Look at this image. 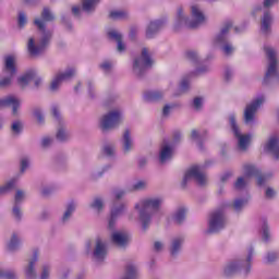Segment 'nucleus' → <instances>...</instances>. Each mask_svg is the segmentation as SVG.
<instances>
[{
  "instance_id": "nucleus-1",
  "label": "nucleus",
  "mask_w": 279,
  "mask_h": 279,
  "mask_svg": "<svg viewBox=\"0 0 279 279\" xmlns=\"http://www.w3.org/2000/svg\"><path fill=\"white\" fill-rule=\"evenodd\" d=\"M56 16L53 13H51V10L49 8H44L41 12V19H35L34 24L37 27L38 32L41 34V37L36 44V40L34 38L28 39L27 49L29 56L33 58H38V56H43L45 53V50L47 47H49V43H51V36H53V33L49 29H47L46 23H51V21H54Z\"/></svg>"
},
{
  "instance_id": "nucleus-2",
  "label": "nucleus",
  "mask_w": 279,
  "mask_h": 279,
  "mask_svg": "<svg viewBox=\"0 0 279 279\" xmlns=\"http://www.w3.org/2000/svg\"><path fill=\"white\" fill-rule=\"evenodd\" d=\"M162 202V197H146L135 204L134 208L138 213L143 230L151 226V218L160 210Z\"/></svg>"
},
{
  "instance_id": "nucleus-3",
  "label": "nucleus",
  "mask_w": 279,
  "mask_h": 279,
  "mask_svg": "<svg viewBox=\"0 0 279 279\" xmlns=\"http://www.w3.org/2000/svg\"><path fill=\"white\" fill-rule=\"evenodd\" d=\"M191 16L190 20L186 15H184V10L182 8L178 9L177 19L174 22L175 29H180V27H189L190 29H197L202 27V25H206L208 19L204 11L199 5L193 4L191 7Z\"/></svg>"
},
{
  "instance_id": "nucleus-4",
  "label": "nucleus",
  "mask_w": 279,
  "mask_h": 279,
  "mask_svg": "<svg viewBox=\"0 0 279 279\" xmlns=\"http://www.w3.org/2000/svg\"><path fill=\"white\" fill-rule=\"evenodd\" d=\"M264 51L268 60L267 70L263 80L264 86L279 84V60L278 50L274 46H264Z\"/></svg>"
},
{
  "instance_id": "nucleus-5",
  "label": "nucleus",
  "mask_w": 279,
  "mask_h": 279,
  "mask_svg": "<svg viewBox=\"0 0 279 279\" xmlns=\"http://www.w3.org/2000/svg\"><path fill=\"white\" fill-rule=\"evenodd\" d=\"M250 178H257V184L259 186H265L267 180H269L268 175L262 174L260 170L255 166L246 165L244 166V175L239 177L234 183L235 191H243L245 186H247V181Z\"/></svg>"
},
{
  "instance_id": "nucleus-6",
  "label": "nucleus",
  "mask_w": 279,
  "mask_h": 279,
  "mask_svg": "<svg viewBox=\"0 0 279 279\" xmlns=\"http://www.w3.org/2000/svg\"><path fill=\"white\" fill-rule=\"evenodd\" d=\"M252 258H254V248L250 247L244 259L231 262L225 267V276H232L236 271H243L247 276L252 271Z\"/></svg>"
},
{
  "instance_id": "nucleus-7",
  "label": "nucleus",
  "mask_w": 279,
  "mask_h": 279,
  "mask_svg": "<svg viewBox=\"0 0 279 279\" xmlns=\"http://www.w3.org/2000/svg\"><path fill=\"white\" fill-rule=\"evenodd\" d=\"M16 73V57L14 54L4 57V66L2 70V76L0 78V88H8V86H12V82H14Z\"/></svg>"
},
{
  "instance_id": "nucleus-8",
  "label": "nucleus",
  "mask_w": 279,
  "mask_h": 279,
  "mask_svg": "<svg viewBox=\"0 0 279 279\" xmlns=\"http://www.w3.org/2000/svg\"><path fill=\"white\" fill-rule=\"evenodd\" d=\"M123 122V110L113 109L104 114L99 120V128L101 132H110L114 128H119Z\"/></svg>"
},
{
  "instance_id": "nucleus-9",
  "label": "nucleus",
  "mask_w": 279,
  "mask_h": 279,
  "mask_svg": "<svg viewBox=\"0 0 279 279\" xmlns=\"http://www.w3.org/2000/svg\"><path fill=\"white\" fill-rule=\"evenodd\" d=\"M204 169H206V166H192L187 169L183 177L182 186L186 187V184H189L191 180H195L198 186H206L208 183V177Z\"/></svg>"
},
{
  "instance_id": "nucleus-10",
  "label": "nucleus",
  "mask_w": 279,
  "mask_h": 279,
  "mask_svg": "<svg viewBox=\"0 0 279 279\" xmlns=\"http://www.w3.org/2000/svg\"><path fill=\"white\" fill-rule=\"evenodd\" d=\"M151 64H154V60H151V56H149V50L143 48L141 56L133 61V73H135L137 77H143V75L151 69Z\"/></svg>"
},
{
  "instance_id": "nucleus-11",
  "label": "nucleus",
  "mask_w": 279,
  "mask_h": 279,
  "mask_svg": "<svg viewBox=\"0 0 279 279\" xmlns=\"http://www.w3.org/2000/svg\"><path fill=\"white\" fill-rule=\"evenodd\" d=\"M232 29V21H227L220 33L215 37V44L221 49L225 56H232L234 53V47L232 44L228 43V32Z\"/></svg>"
},
{
  "instance_id": "nucleus-12",
  "label": "nucleus",
  "mask_w": 279,
  "mask_h": 279,
  "mask_svg": "<svg viewBox=\"0 0 279 279\" xmlns=\"http://www.w3.org/2000/svg\"><path fill=\"white\" fill-rule=\"evenodd\" d=\"M229 125L235 138L238 140V148L240 151H245L250 145V141H252V135L250 134H241V129L236 123V116L231 113L229 116Z\"/></svg>"
},
{
  "instance_id": "nucleus-13",
  "label": "nucleus",
  "mask_w": 279,
  "mask_h": 279,
  "mask_svg": "<svg viewBox=\"0 0 279 279\" xmlns=\"http://www.w3.org/2000/svg\"><path fill=\"white\" fill-rule=\"evenodd\" d=\"M228 223V219L226 218V213L223 209H217L213 211L209 215L208 219V234H215L217 232H220V230H223L226 228V225Z\"/></svg>"
},
{
  "instance_id": "nucleus-14",
  "label": "nucleus",
  "mask_w": 279,
  "mask_h": 279,
  "mask_svg": "<svg viewBox=\"0 0 279 279\" xmlns=\"http://www.w3.org/2000/svg\"><path fill=\"white\" fill-rule=\"evenodd\" d=\"M263 104H265V95H259L253 98L252 101H250L246 105L244 109V114H243L244 123L246 125H252V123H254L256 119V112H258Z\"/></svg>"
},
{
  "instance_id": "nucleus-15",
  "label": "nucleus",
  "mask_w": 279,
  "mask_h": 279,
  "mask_svg": "<svg viewBox=\"0 0 279 279\" xmlns=\"http://www.w3.org/2000/svg\"><path fill=\"white\" fill-rule=\"evenodd\" d=\"M125 213H128V204L113 201L110 209L109 230H114V226H117V220L119 219V217H123Z\"/></svg>"
},
{
  "instance_id": "nucleus-16",
  "label": "nucleus",
  "mask_w": 279,
  "mask_h": 279,
  "mask_svg": "<svg viewBox=\"0 0 279 279\" xmlns=\"http://www.w3.org/2000/svg\"><path fill=\"white\" fill-rule=\"evenodd\" d=\"M12 108L13 117H19V108H21V100L15 96H7L0 98V108Z\"/></svg>"
},
{
  "instance_id": "nucleus-17",
  "label": "nucleus",
  "mask_w": 279,
  "mask_h": 279,
  "mask_svg": "<svg viewBox=\"0 0 279 279\" xmlns=\"http://www.w3.org/2000/svg\"><path fill=\"white\" fill-rule=\"evenodd\" d=\"M184 241V235H175L170 240L169 252L172 258H178V256H180V252H182Z\"/></svg>"
},
{
  "instance_id": "nucleus-18",
  "label": "nucleus",
  "mask_w": 279,
  "mask_h": 279,
  "mask_svg": "<svg viewBox=\"0 0 279 279\" xmlns=\"http://www.w3.org/2000/svg\"><path fill=\"white\" fill-rule=\"evenodd\" d=\"M108 248L106 243L101 239H97L93 251V258L96 260V263H104V260H106Z\"/></svg>"
},
{
  "instance_id": "nucleus-19",
  "label": "nucleus",
  "mask_w": 279,
  "mask_h": 279,
  "mask_svg": "<svg viewBox=\"0 0 279 279\" xmlns=\"http://www.w3.org/2000/svg\"><path fill=\"white\" fill-rule=\"evenodd\" d=\"M271 25H274V15H271V11L264 10L260 20V32L264 36H269V34H271Z\"/></svg>"
},
{
  "instance_id": "nucleus-20",
  "label": "nucleus",
  "mask_w": 279,
  "mask_h": 279,
  "mask_svg": "<svg viewBox=\"0 0 279 279\" xmlns=\"http://www.w3.org/2000/svg\"><path fill=\"white\" fill-rule=\"evenodd\" d=\"M38 263V250L33 252L32 258L28 260V265L25 268V276L27 279H36L38 274L36 272V264Z\"/></svg>"
},
{
  "instance_id": "nucleus-21",
  "label": "nucleus",
  "mask_w": 279,
  "mask_h": 279,
  "mask_svg": "<svg viewBox=\"0 0 279 279\" xmlns=\"http://www.w3.org/2000/svg\"><path fill=\"white\" fill-rule=\"evenodd\" d=\"M165 20H155L149 22V24L146 27V38H154L162 27L166 25Z\"/></svg>"
},
{
  "instance_id": "nucleus-22",
  "label": "nucleus",
  "mask_w": 279,
  "mask_h": 279,
  "mask_svg": "<svg viewBox=\"0 0 279 279\" xmlns=\"http://www.w3.org/2000/svg\"><path fill=\"white\" fill-rule=\"evenodd\" d=\"M265 149L268 151V154H271L276 160H279V136H271L268 140Z\"/></svg>"
},
{
  "instance_id": "nucleus-23",
  "label": "nucleus",
  "mask_w": 279,
  "mask_h": 279,
  "mask_svg": "<svg viewBox=\"0 0 279 279\" xmlns=\"http://www.w3.org/2000/svg\"><path fill=\"white\" fill-rule=\"evenodd\" d=\"M111 241L117 247H126L130 241V235L125 232L114 231L111 234Z\"/></svg>"
},
{
  "instance_id": "nucleus-24",
  "label": "nucleus",
  "mask_w": 279,
  "mask_h": 279,
  "mask_svg": "<svg viewBox=\"0 0 279 279\" xmlns=\"http://www.w3.org/2000/svg\"><path fill=\"white\" fill-rule=\"evenodd\" d=\"M173 158V146L163 142L159 151V162L160 165H165V162H169Z\"/></svg>"
},
{
  "instance_id": "nucleus-25",
  "label": "nucleus",
  "mask_w": 279,
  "mask_h": 279,
  "mask_svg": "<svg viewBox=\"0 0 279 279\" xmlns=\"http://www.w3.org/2000/svg\"><path fill=\"white\" fill-rule=\"evenodd\" d=\"M77 208V203H75L74 201H70L65 204V208L64 211L61 216V223L66 225L69 223V221H71V218L73 217V214L75 213Z\"/></svg>"
},
{
  "instance_id": "nucleus-26",
  "label": "nucleus",
  "mask_w": 279,
  "mask_h": 279,
  "mask_svg": "<svg viewBox=\"0 0 279 279\" xmlns=\"http://www.w3.org/2000/svg\"><path fill=\"white\" fill-rule=\"evenodd\" d=\"M121 144L123 154H130V151L134 149V140H132V133H130V130L126 129L124 131Z\"/></svg>"
},
{
  "instance_id": "nucleus-27",
  "label": "nucleus",
  "mask_w": 279,
  "mask_h": 279,
  "mask_svg": "<svg viewBox=\"0 0 279 279\" xmlns=\"http://www.w3.org/2000/svg\"><path fill=\"white\" fill-rule=\"evenodd\" d=\"M37 72L36 70H28L24 74H22L20 77H17V84L21 86V88H25V86H28V84L36 77Z\"/></svg>"
},
{
  "instance_id": "nucleus-28",
  "label": "nucleus",
  "mask_w": 279,
  "mask_h": 279,
  "mask_svg": "<svg viewBox=\"0 0 279 279\" xmlns=\"http://www.w3.org/2000/svg\"><path fill=\"white\" fill-rule=\"evenodd\" d=\"M163 97L165 92L158 89L144 93V99L148 102L160 101Z\"/></svg>"
},
{
  "instance_id": "nucleus-29",
  "label": "nucleus",
  "mask_w": 279,
  "mask_h": 279,
  "mask_svg": "<svg viewBox=\"0 0 279 279\" xmlns=\"http://www.w3.org/2000/svg\"><path fill=\"white\" fill-rule=\"evenodd\" d=\"M208 134L207 130H202V131H197V130H192L191 133V138L192 141H195L199 147V149H202V143H204V141L206 140V136Z\"/></svg>"
},
{
  "instance_id": "nucleus-30",
  "label": "nucleus",
  "mask_w": 279,
  "mask_h": 279,
  "mask_svg": "<svg viewBox=\"0 0 279 279\" xmlns=\"http://www.w3.org/2000/svg\"><path fill=\"white\" fill-rule=\"evenodd\" d=\"M57 75L61 78V81L69 82L70 80H73L75 75H77V69L70 66L65 69V71L57 73Z\"/></svg>"
},
{
  "instance_id": "nucleus-31",
  "label": "nucleus",
  "mask_w": 279,
  "mask_h": 279,
  "mask_svg": "<svg viewBox=\"0 0 279 279\" xmlns=\"http://www.w3.org/2000/svg\"><path fill=\"white\" fill-rule=\"evenodd\" d=\"M172 219L174 223H178V226H181V223H184V220L186 219V208L179 207L172 215Z\"/></svg>"
},
{
  "instance_id": "nucleus-32",
  "label": "nucleus",
  "mask_w": 279,
  "mask_h": 279,
  "mask_svg": "<svg viewBox=\"0 0 279 279\" xmlns=\"http://www.w3.org/2000/svg\"><path fill=\"white\" fill-rule=\"evenodd\" d=\"M101 0H83L82 10L83 12H95V8H97V3Z\"/></svg>"
},
{
  "instance_id": "nucleus-33",
  "label": "nucleus",
  "mask_w": 279,
  "mask_h": 279,
  "mask_svg": "<svg viewBox=\"0 0 279 279\" xmlns=\"http://www.w3.org/2000/svg\"><path fill=\"white\" fill-rule=\"evenodd\" d=\"M89 208L95 210L96 213H101L104 210V198L97 196L93 199V202L89 204Z\"/></svg>"
},
{
  "instance_id": "nucleus-34",
  "label": "nucleus",
  "mask_w": 279,
  "mask_h": 279,
  "mask_svg": "<svg viewBox=\"0 0 279 279\" xmlns=\"http://www.w3.org/2000/svg\"><path fill=\"white\" fill-rule=\"evenodd\" d=\"M56 136H57V141H60V143H66V141L71 138V133H69V131H66V129L62 126L58 129Z\"/></svg>"
},
{
  "instance_id": "nucleus-35",
  "label": "nucleus",
  "mask_w": 279,
  "mask_h": 279,
  "mask_svg": "<svg viewBox=\"0 0 279 279\" xmlns=\"http://www.w3.org/2000/svg\"><path fill=\"white\" fill-rule=\"evenodd\" d=\"M63 82L64 81L58 74H56L50 83L51 93H58V90H60V87L62 86Z\"/></svg>"
},
{
  "instance_id": "nucleus-36",
  "label": "nucleus",
  "mask_w": 279,
  "mask_h": 279,
  "mask_svg": "<svg viewBox=\"0 0 279 279\" xmlns=\"http://www.w3.org/2000/svg\"><path fill=\"white\" fill-rule=\"evenodd\" d=\"M20 246L21 240H19V236L16 234H13L10 242L8 243L9 252H16V250H19Z\"/></svg>"
},
{
  "instance_id": "nucleus-37",
  "label": "nucleus",
  "mask_w": 279,
  "mask_h": 279,
  "mask_svg": "<svg viewBox=\"0 0 279 279\" xmlns=\"http://www.w3.org/2000/svg\"><path fill=\"white\" fill-rule=\"evenodd\" d=\"M246 205L247 198H236L232 204V208L235 213H241Z\"/></svg>"
},
{
  "instance_id": "nucleus-38",
  "label": "nucleus",
  "mask_w": 279,
  "mask_h": 279,
  "mask_svg": "<svg viewBox=\"0 0 279 279\" xmlns=\"http://www.w3.org/2000/svg\"><path fill=\"white\" fill-rule=\"evenodd\" d=\"M98 66H99L100 71H102V73L108 74V73L112 72L114 63L110 60H105V61L100 62Z\"/></svg>"
},
{
  "instance_id": "nucleus-39",
  "label": "nucleus",
  "mask_w": 279,
  "mask_h": 279,
  "mask_svg": "<svg viewBox=\"0 0 279 279\" xmlns=\"http://www.w3.org/2000/svg\"><path fill=\"white\" fill-rule=\"evenodd\" d=\"M11 132L14 136H19L23 132V122L21 120H15L11 124Z\"/></svg>"
},
{
  "instance_id": "nucleus-40",
  "label": "nucleus",
  "mask_w": 279,
  "mask_h": 279,
  "mask_svg": "<svg viewBox=\"0 0 279 279\" xmlns=\"http://www.w3.org/2000/svg\"><path fill=\"white\" fill-rule=\"evenodd\" d=\"M262 239L265 241V243H268L271 239V234L269 233V225H267V221L264 220L262 225Z\"/></svg>"
},
{
  "instance_id": "nucleus-41",
  "label": "nucleus",
  "mask_w": 279,
  "mask_h": 279,
  "mask_svg": "<svg viewBox=\"0 0 279 279\" xmlns=\"http://www.w3.org/2000/svg\"><path fill=\"white\" fill-rule=\"evenodd\" d=\"M51 278V265L44 264L41 266V272L39 279H50Z\"/></svg>"
},
{
  "instance_id": "nucleus-42",
  "label": "nucleus",
  "mask_w": 279,
  "mask_h": 279,
  "mask_svg": "<svg viewBox=\"0 0 279 279\" xmlns=\"http://www.w3.org/2000/svg\"><path fill=\"white\" fill-rule=\"evenodd\" d=\"M108 38H110V40H114L116 43H120L121 40H123V35H121V33H119L116 29H111L107 33Z\"/></svg>"
},
{
  "instance_id": "nucleus-43",
  "label": "nucleus",
  "mask_w": 279,
  "mask_h": 279,
  "mask_svg": "<svg viewBox=\"0 0 279 279\" xmlns=\"http://www.w3.org/2000/svg\"><path fill=\"white\" fill-rule=\"evenodd\" d=\"M19 279L14 270H0V279Z\"/></svg>"
},
{
  "instance_id": "nucleus-44",
  "label": "nucleus",
  "mask_w": 279,
  "mask_h": 279,
  "mask_svg": "<svg viewBox=\"0 0 279 279\" xmlns=\"http://www.w3.org/2000/svg\"><path fill=\"white\" fill-rule=\"evenodd\" d=\"M12 215L16 221H21V219H23V211L21 210V205L14 203Z\"/></svg>"
},
{
  "instance_id": "nucleus-45",
  "label": "nucleus",
  "mask_w": 279,
  "mask_h": 279,
  "mask_svg": "<svg viewBox=\"0 0 279 279\" xmlns=\"http://www.w3.org/2000/svg\"><path fill=\"white\" fill-rule=\"evenodd\" d=\"M223 77L225 82H230L234 77V70L230 65L225 66Z\"/></svg>"
},
{
  "instance_id": "nucleus-46",
  "label": "nucleus",
  "mask_w": 279,
  "mask_h": 279,
  "mask_svg": "<svg viewBox=\"0 0 279 279\" xmlns=\"http://www.w3.org/2000/svg\"><path fill=\"white\" fill-rule=\"evenodd\" d=\"M189 88H191V78H189V76H185L182 78V81L180 83V92L186 93V90H189Z\"/></svg>"
},
{
  "instance_id": "nucleus-47",
  "label": "nucleus",
  "mask_w": 279,
  "mask_h": 279,
  "mask_svg": "<svg viewBox=\"0 0 279 279\" xmlns=\"http://www.w3.org/2000/svg\"><path fill=\"white\" fill-rule=\"evenodd\" d=\"M186 58L187 60H190V62H193L194 64H197V62H199V54L195 50L187 51Z\"/></svg>"
},
{
  "instance_id": "nucleus-48",
  "label": "nucleus",
  "mask_w": 279,
  "mask_h": 279,
  "mask_svg": "<svg viewBox=\"0 0 279 279\" xmlns=\"http://www.w3.org/2000/svg\"><path fill=\"white\" fill-rule=\"evenodd\" d=\"M132 189L134 191H145V189H147V181L140 180L133 184Z\"/></svg>"
},
{
  "instance_id": "nucleus-49",
  "label": "nucleus",
  "mask_w": 279,
  "mask_h": 279,
  "mask_svg": "<svg viewBox=\"0 0 279 279\" xmlns=\"http://www.w3.org/2000/svg\"><path fill=\"white\" fill-rule=\"evenodd\" d=\"M125 194L126 192L123 189L113 190L112 195L116 199L114 202H119V199H123V197H125Z\"/></svg>"
},
{
  "instance_id": "nucleus-50",
  "label": "nucleus",
  "mask_w": 279,
  "mask_h": 279,
  "mask_svg": "<svg viewBox=\"0 0 279 279\" xmlns=\"http://www.w3.org/2000/svg\"><path fill=\"white\" fill-rule=\"evenodd\" d=\"M33 114L37 119L38 123H45V116L43 114V109L35 108L33 110Z\"/></svg>"
},
{
  "instance_id": "nucleus-51",
  "label": "nucleus",
  "mask_w": 279,
  "mask_h": 279,
  "mask_svg": "<svg viewBox=\"0 0 279 279\" xmlns=\"http://www.w3.org/2000/svg\"><path fill=\"white\" fill-rule=\"evenodd\" d=\"M192 106H193L194 110H202V107L204 106V98L195 97L193 99Z\"/></svg>"
},
{
  "instance_id": "nucleus-52",
  "label": "nucleus",
  "mask_w": 279,
  "mask_h": 279,
  "mask_svg": "<svg viewBox=\"0 0 279 279\" xmlns=\"http://www.w3.org/2000/svg\"><path fill=\"white\" fill-rule=\"evenodd\" d=\"M114 145L112 144H107L104 147V154L108 156V158H112V156H114Z\"/></svg>"
},
{
  "instance_id": "nucleus-53",
  "label": "nucleus",
  "mask_w": 279,
  "mask_h": 279,
  "mask_svg": "<svg viewBox=\"0 0 279 279\" xmlns=\"http://www.w3.org/2000/svg\"><path fill=\"white\" fill-rule=\"evenodd\" d=\"M27 169H29V159L27 157H24L21 159L20 162V172L24 173L25 171H27Z\"/></svg>"
},
{
  "instance_id": "nucleus-54",
  "label": "nucleus",
  "mask_w": 279,
  "mask_h": 279,
  "mask_svg": "<svg viewBox=\"0 0 279 279\" xmlns=\"http://www.w3.org/2000/svg\"><path fill=\"white\" fill-rule=\"evenodd\" d=\"M23 199H25V192L17 190L14 197V204H19V206H21Z\"/></svg>"
},
{
  "instance_id": "nucleus-55",
  "label": "nucleus",
  "mask_w": 279,
  "mask_h": 279,
  "mask_svg": "<svg viewBox=\"0 0 279 279\" xmlns=\"http://www.w3.org/2000/svg\"><path fill=\"white\" fill-rule=\"evenodd\" d=\"M51 112L57 121H62V114L60 113V107L58 105H52Z\"/></svg>"
},
{
  "instance_id": "nucleus-56",
  "label": "nucleus",
  "mask_w": 279,
  "mask_h": 279,
  "mask_svg": "<svg viewBox=\"0 0 279 279\" xmlns=\"http://www.w3.org/2000/svg\"><path fill=\"white\" fill-rule=\"evenodd\" d=\"M51 145H53V137L45 136L41 138V147L47 149V147H51Z\"/></svg>"
},
{
  "instance_id": "nucleus-57",
  "label": "nucleus",
  "mask_w": 279,
  "mask_h": 279,
  "mask_svg": "<svg viewBox=\"0 0 279 279\" xmlns=\"http://www.w3.org/2000/svg\"><path fill=\"white\" fill-rule=\"evenodd\" d=\"M126 14L123 11H111L110 12V19H113L114 21L119 19H125Z\"/></svg>"
},
{
  "instance_id": "nucleus-58",
  "label": "nucleus",
  "mask_w": 279,
  "mask_h": 279,
  "mask_svg": "<svg viewBox=\"0 0 279 279\" xmlns=\"http://www.w3.org/2000/svg\"><path fill=\"white\" fill-rule=\"evenodd\" d=\"M12 189H14V181H10L5 185L0 186V195L8 193V191H12Z\"/></svg>"
},
{
  "instance_id": "nucleus-59",
  "label": "nucleus",
  "mask_w": 279,
  "mask_h": 279,
  "mask_svg": "<svg viewBox=\"0 0 279 279\" xmlns=\"http://www.w3.org/2000/svg\"><path fill=\"white\" fill-rule=\"evenodd\" d=\"M17 25L20 28H23L24 25H27V16L25 15V13L19 14Z\"/></svg>"
},
{
  "instance_id": "nucleus-60",
  "label": "nucleus",
  "mask_w": 279,
  "mask_h": 279,
  "mask_svg": "<svg viewBox=\"0 0 279 279\" xmlns=\"http://www.w3.org/2000/svg\"><path fill=\"white\" fill-rule=\"evenodd\" d=\"M49 217H51V211L49 209H44L39 214L38 219H39V221H47V219H49Z\"/></svg>"
},
{
  "instance_id": "nucleus-61",
  "label": "nucleus",
  "mask_w": 279,
  "mask_h": 279,
  "mask_svg": "<svg viewBox=\"0 0 279 279\" xmlns=\"http://www.w3.org/2000/svg\"><path fill=\"white\" fill-rule=\"evenodd\" d=\"M87 90L90 99H95V84L92 81L87 82Z\"/></svg>"
},
{
  "instance_id": "nucleus-62",
  "label": "nucleus",
  "mask_w": 279,
  "mask_h": 279,
  "mask_svg": "<svg viewBox=\"0 0 279 279\" xmlns=\"http://www.w3.org/2000/svg\"><path fill=\"white\" fill-rule=\"evenodd\" d=\"M266 259L268 263H275V260H278V252H268Z\"/></svg>"
},
{
  "instance_id": "nucleus-63",
  "label": "nucleus",
  "mask_w": 279,
  "mask_h": 279,
  "mask_svg": "<svg viewBox=\"0 0 279 279\" xmlns=\"http://www.w3.org/2000/svg\"><path fill=\"white\" fill-rule=\"evenodd\" d=\"M278 1L279 0H264L263 2L264 10H269V8H274V5L278 3Z\"/></svg>"
},
{
  "instance_id": "nucleus-64",
  "label": "nucleus",
  "mask_w": 279,
  "mask_h": 279,
  "mask_svg": "<svg viewBox=\"0 0 279 279\" xmlns=\"http://www.w3.org/2000/svg\"><path fill=\"white\" fill-rule=\"evenodd\" d=\"M265 196L267 199H274V197H276V190L272 187H267L265 192Z\"/></svg>"
}]
</instances>
